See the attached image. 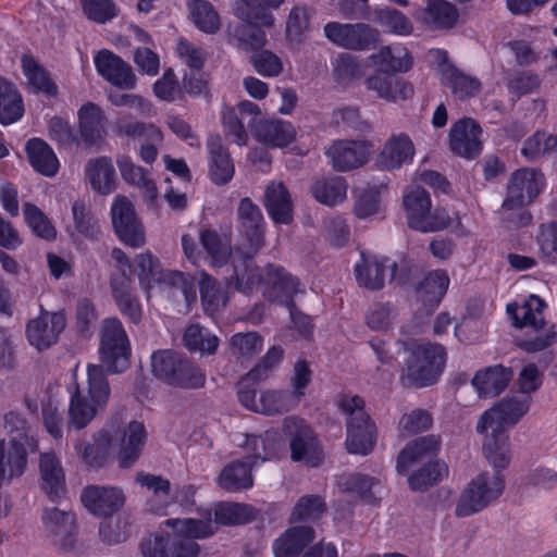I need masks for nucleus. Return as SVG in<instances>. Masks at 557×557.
Returning a JSON list of instances; mask_svg holds the SVG:
<instances>
[{
  "instance_id": "1",
  "label": "nucleus",
  "mask_w": 557,
  "mask_h": 557,
  "mask_svg": "<svg viewBox=\"0 0 557 557\" xmlns=\"http://www.w3.org/2000/svg\"><path fill=\"white\" fill-rule=\"evenodd\" d=\"M228 288L249 295L256 287L262 286L263 296L273 302L286 307L294 305V296L304 293L300 282L285 271L283 267L268 264L262 272L253 260L234 264V274L226 280Z\"/></svg>"
},
{
  "instance_id": "2",
  "label": "nucleus",
  "mask_w": 557,
  "mask_h": 557,
  "mask_svg": "<svg viewBox=\"0 0 557 557\" xmlns=\"http://www.w3.org/2000/svg\"><path fill=\"white\" fill-rule=\"evenodd\" d=\"M87 376V392L77 386L71 396L67 424L75 430L86 428L103 410L110 396V386L102 366H88Z\"/></svg>"
},
{
  "instance_id": "3",
  "label": "nucleus",
  "mask_w": 557,
  "mask_h": 557,
  "mask_svg": "<svg viewBox=\"0 0 557 557\" xmlns=\"http://www.w3.org/2000/svg\"><path fill=\"white\" fill-rule=\"evenodd\" d=\"M407 351L400 374L404 385L424 387L435 383L445 366V348L440 344L414 343Z\"/></svg>"
},
{
  "instance_id": "4",
  "label": "nucleus",
  "mask_w": 557,
  "mask_h": 557,
  "mask_svg": "<svg viewBox=\"0 0 557 557\" xmlns=\"http://www.w3.org/2000/svg\"><path fill=\"white\" fill-rule=\"evenodd\" d=\"M338 408L347 416L346 447L350 454L368 455L376 442L375 424L364 411V400L359 396H344Z\"/></svg>"
},
{
  "instance_id": "5",
  "label": "nucleus",
  "mask_w": 557,
  "mask_h": 557,
  "mask_svg": "<svg viewBox=\"0 0 557 557\" xmlns=\"http://www.w3.org/2000/svg\"><path fill=\"white\" fill-rule=\"evenodd\" d=\"M273 434L269 432L264 435L247 436L245 445L252 449L255 454L226 465L218 478L219 485L230 492L251 487L253 484L251 469L257 460L264 461L274 456V453L267 448V444L273 442Z\"/></svg>"
},
{
  "instance_id": "6",
  "label": "nucleus",
  "mask_w": 557,
  "mask_h": 557,
  "mask_svg": "<svg viewBox=\"0 0 557 557\" xmlns=\"http://www.w3.org/2000/svg\"><path fill=\"white\" fill-rule=\"evenodd\" d=\"M282 431L290 450V459L307 467H319L324 460V453L318 435L301 418L289 416L283 420Z\"/></svg>"
},
{
  "instance_id": "7",
  "label": "nucleus",
  "mask_w": 557,
  "mask_h": 557,
  "mask_svg": "<svg viewBox=\"0 0 557 557\" xmlns=\"http://www.w3.org/2000/svg\"><path fill=\"white\" fill-rule=\"evenodd\" d=\"M99 354L103 366L112 373H121L128 368L129 339L117 318H107L102 321Z\"/></svg>"
},
{
  "instance_id": "8",
  "label": "nucleus",
  "mask_w": 557,
  "mask_h": 557,
  "mask_svg": "<svg viewBox=\"0 0 557 557\" xmlns=\"http://www.w3.org/2000/svg\"><path fill=\"white\" fill-rule=\"evenodd\" d=\"M242 261L253 259L264 245L265 222L261 209L249 197L242 198L236 210Z\"/></svg>"
},
{
  "instance_id": "9",
  "label": "nucleus",
  "mask_w": 557,
  "mask_h": 557,
  "mask_svg": "<svg viewBox=\"0 0 557 557\" xmlns=\"http://www.w3.org/2000/svg\"><path fill=\"white\" fill-rule=\"evenodd\" d=\"M505 488L504 476L499 471L482 472L463 491L456 507V515L468 517L479 512L498 499Z\"/></svg>"
},
{
  "instance_id": "10",
  "label": "nucleus",
  "mask_w": 557,
  "mask_h": 557,
  "mask_svg": "<svg viewBox=\"0 0 557 557\" xmlns=\"http://www.w3.org/2000/svg\"><path fill=\"white\" fill-rule=\"evenodd\" d=\"M531 401L529 395H515L502 399L480 417L476 424L478 433H505L507 428L515 425L529 411Z\"/></svg>"
},
{
  "instance_id": "11",
  "label": "nucleus",
  "mask_w": 557,
  "mask_h": 557,
  "mask_svg": "<svg viewBox=\"0 0 557 557\" xmlns=\"http://www.w3.org/2000/svg\"><path fill=\"white\" fill-rule=\"evenodd\" d=\"M545 186V177L541 171L524 168L515 171L507 185L503 210L512 211L530 205Z\"/></svg>"
},
{
  "instance_id": "12",
  "label": "nucleus",
  "mask_w": 557,
  "mask_h": 557,
  "mask_svg": "<svg viewBox=\"0 0 557 557\" xmlns=\"http://www.w3.org/2000/svg\"><path fill=\"white\" fill-rule=\"evenodd\" d=\"M323 32L332 44L355 51L374 48L380 40L379 30L366 23L329 22L325 24Z\"/></svg>"
},
{
  "instance_id": "13",
  "label": "nucleus",
  "mask_w": 557,
  "mask_h": 557,
  "mask_svg": "<svg viewBox=\"0 0 557 557\" xmlns=\"http://www.w3.org/2000/svg\"><path fill=\"white\" fill-rule=\"evenodd\" d=\"M114 231L126 245L137 248L145 244V233L133 203L125 196H117L111 207Z\"/></svg>"
},
{
  "instance_id": "14",
  "label": "nucleus",
  "mask_w": 557,
  "mask_h": 557,
  "mask_svg": "<svg viewBox=\"0 0 557 557\" xmlns=\"http://www.w3.org/2000/svg\"><path fill=\"white\" fill-rule=\"evenodd\" d=\"M372 146L367 140H335L325 154L337 172H348L366 164L371 154Z\"/></svg>"
},
{
  "instance_id": "15",
  "label": "nucleus",
  "mask_w": 557,
  "mask_h": 557,
  "mask_svg": "<svg viewBox=\"0 0 557 557\" xmlns=\"http://www.w3.org/2000/svg\"><path fill=\"white\" fill-rule=\"evenodd\" d=\"M387 258H380L375 255L361 252L360 261L354 268L355 278L358 286L369 289L379 290L385 285L387 272L389 277L396 275L397 263H387Z\"/></svg>"
},
{
  "instance_id": "16",
  "label": "nucleus",
  "mask_w": 557,
  "mask_h": 557,
  "mask_svg": "<svg viewBox=\"0 0 557 557\" xmlns=\"http://www.w3.org/2000/svg\"><path fill=\"white\" fill-rule=\"evenodd\" d=\"M66 325L62 312H44L28 322L26 335L29 344L38 350L53 345Z\"/></svg>"
},
{
  "instance_id": "17",
  "label": "nucleus",
  "mask_w": 557,
  "mask_h": 557,
  "mask_svg": "<svg viewBox=\"0 0 557 557\" xmlns=\"http://www.w3.org/2000/svg\"><path fill=\"white\" fill-rule=\"evenodd\" d=\"M82 503L91 513L109 517L124 506L125 495L120 487L91 485L83 491Z\"/></svg>"
},
{
  "instance_id": "18",
  "label": "nucleus",
  "mask_w": 557,
  "mask_h": 557,
  "mask_svg": "<svg viewBox=\"0 0 557 557\" xmlns=\"http://www.w3.org/2000/svg\"><path fill=\"white\" fill-rule=\"evenodd\" d=\"M481 133L480 125L473 119L463 117L457 121L449 132L450 149L467 159L476 157L482 150Z\"/></svg>"
},
{
  "instance_id": "19",
  "label": "nucleus",
  "mask_w": 557,
  "mask_h": 557,
  "mask_svg": "<svg viewBox=\"0 0 557 557\" xmlns=\"http://www.w3.org/2000/svg\"><path fill=\"white\" fill-rule=\"evenodd\" d=\"M98 73L112 85L132 89L136 85V76L128 63L109 50H101L95 57Z\"/></svg>"
},
{
  "instance_id": "20",
  "label": "nucleus",
  "mask_w": 557,
  "mask_h": 557,
  "mask_svg": "<svg viewBox=\"0 0 557 557\" xmlns=\"http://www.w3.org/2000/svg\"><path fill=\"white\" fill-rule=\"evenodd\" d=\"M442 445L440 435L429 434L420 436L409 442L399 453L397 458L398 473L407 472L408 468L414 463L435 457Z\"/></svg>"
},
{
  "instance_id": "21",
  "label": "nucleus",
  "mask_w": 557,
  "mask_h": 557,
  "mask_svg": "<svg viewBox=\"0 0 557 557\" xmlns=\"http://www.w3.org/2000/svg\"><path fill=\"white\" fill-rule=\"evenodd\" d=\"M263 205L274 223H292L293 201L289 191L282 182H271L267 185Z\"/></svg>"
},
{
  "instance_id": "22",
  "label": "nucleus",
  "mask_w": 557,
  "mask_h": 557,
  "mask_svg": "<svg viewBox=\"0 0 557 557\" xmlns=\"http://www.w3.org/2000/svg\"><path fill=\"white\" fill-rule=\"evenodd\" d=\"M27 463V453L23 442L12 438L7 445L0 441V487L20 476Z\"/></svg>"
},
{
  "instance_id": "23",
  "label": "nucleus",
  "mask_w": 557,
  "mask_h": 557,
  "mask_svg": "<svg viewBox=\"0 0 557 557\" xmlns=\"http://www.w3.org/2000/svg\"><path fill=\"white\" fill-rule=\"evenodd\" d=\"M40 487L51 500L65 495V476L59 459L51 453L41 454L39 459Z\"/></svg>"
},
{
  "instance_id": "24",
  "label": "nucleus",
  "mask_w": 557,
  "mask_h": 557,
  "mask_svg": "<svg viewBox=\"0 0 557 557\" xmlns=\"http://www.w3.org/2000/svg\"><path fill=\"white\" fill-rule=\"evenodd\" d=\"M210 159L209 174L216 185L228 183L234 175V164L222 138L218 134L210 135L207 140Z\"/></svg>"
},
{
  "instance_id": "25",
  "label": "nucleus",
  "mask_w": 557,
  "mask_h": 557,
  "mask_svg": "<svg viewBox=\"0 0 557 557\" xmlns=\"http://www.w3.org/2000/svg\"><path fill=\"white\" fill-rule=\"evenodd\" d=\"M146 437V430L141 422L132 421L123 430L117 453L119 466L121 468L128 469L135 465L143 451Z\"/></svg>"
},
{
  "instance_id": "26",
  "label": "nucleus",
  "mask_w": 557,
  "mask_h": 557,
  "mask_svg": "<svg viewBox=\"0 0 557 557\" xmlns=\"http://www.w3.org/2000/svg\"><path fill=\"white\" fill-rule=\"evenodd\" d=\"M367 89L375 91L381 99L388 102L405 101L412 98V85L396 76L373 75L364 82Z\"/></svg>"
},
{
  "instance_id": "27",
  "label": "nucleus",
  "mask_w": 557,
  "mask_h": 557,
  "mask_svg": "<svg viewBox=\"0 0 557 557\" xmlns=\"http://www.w3.org/2000/svg\"><path fill=\"white\" fill-rule=\"evenodd\" d=\"M545 301L536 295H530L522 305L508 304L506 311L512 320L516 329H530L532 326H543L546 322L544 318Z\"/></svg>"
},
{
  "instance_id": "28",
  "label": "nucleus",
  "mask_w": 557,
  "mask_h": 557,
  "mask_svg": "<svg viewBox=\"0 0 557 557\" xmlns=\"http://www.w3.org/2000/svg\"><path fill=\"white\" fill-rule=\"evenodd\" d=\"M165 525L173 530L174 535L193 541L207 539L216 532V522L213 521L211 510H205L198 519H168Z\"/></svg>"
},
{
  "instance_id": "29",
  "label": "nucleus",
  "mask_w": 557,
  "mask_h": 557,
  "mask_svg": "<svg viewBox=\"0 0 557 557\" xmlns=\"http://www.w3.org/2000/svg\"><path fill=\"white\" fill-rule=\"evenodd\" d=\"M284 0H235L234 14L242 22L257 23L270 28L274 17L269 9L278 8Z\"/></svg>"
},
{
  "instance_id": "30",
  "label": "nucleus",
  "mask_w": 557,
  "mask_h": 557,
  "mask_svg": "<svg viewBox=\"0 0 557 557\" xmlns=\"http://www.w3.org/2000/svg\"><path fill=\"white\" fill-rule=\"evenodd\" d=\"M314 540L311 527H293L287 529L273 543L275 557H298V555Z\"/></svg>"
},
{
  "instance_id": "31",
  "label": "nucleus",
  "mask_w": 557,
  "mask_h": 557,
  "mask_svg": "<svg viewBox=\"0 0 557 557\" xmlns=\"http://www.w3.org/2000/svg\"><path fill=\"white\" fill-rule=\"evenodd\" d=\"M417 16L432 29H450L456 25L459 12L453 3L446 0H430Z\"/></svg>"
},
{
  "instance_id": "32",
  "label": "nucleus",
  "mask_w": 557,
  "mask_h": 557,
  "mask_svg": "<svg viewBox=\"0 0 557 557\" xmlns=\"http://www.w3.org/2000/svg\"><path fill=\"white\" fill-rule=\"evenodd\" d=\"M512 376V371L503 366H495L478 371L472 385L481 398L495 397L500 394Z\"/></svg>"
},
{
  "instance_id": "33",
  "label": "nucleus",
  "mask_w": 557,
  "mask_h": 557,
  "mask_svg": "<svg viewBox=\"0 0 557 557\" xmlns=\"http://www.w3.org/2000/svg\"><path fill=\"white\" fill-rule=\"evenodd\" d=\"M255 137L273 147H285L296 136L295 128L288 122L280 120H261L252 125Z\"/></svg>"
},
{
  "instance_id": "34",
  "label": "nucleus",
  "mask_w": 557,
  "mask_h": 557,
  "mask_svg": "<svg viewBox=\"0 0 557 557\" xmlns=\"http://www.w3.org/2000/svg\"><path fill=\"white\" fill-rule=\"evenodd\" d=\"M262 24L243 22L228 30V42L238 50L259 51L267 45V34Z\"/></svg>"
},
{
  "instance_id": "35",
  "label": "nucleus",
  "mask_w": 557,
  "mask_h": 557,
  "mask_svg": "<svg viewBox=\"0 0 557 557\" xmlns=\"http://www.w3.org/2000/svg\"><path fill=\"white\" fill-rule=\"evenodd\" d=\"M85 175L91 188L99 194L108 195L115 188V171L110 158L90 159L86 164Z\"/></svg>"
},
{
  "instance_id": "36",
  "label": "nucleus",
  "mask_w": 557,
  "mask_h": 557,
  "mask_svg": "<svg viewBox=\"0 0 557 557\" xmlns=\"http://www.w3.org/2000/svg\"><path fill=\"white\" fill-rule=\"evenodd\" d=\"M111 444L110 433L102 429L94 435L92 443L79 442L75 445V450L86 465L99 469L104 467L109 459Z\"/></svg>"
},
{
  "instance_id": "37",
  "label": "nucleus",
  "mask_w": 557,
  "mask_h": 557,
  "mask_svg": "<svg viewBox=\"0 0 557 557\" xmlns=\"http://www.w3.org/2000/svg\"><path fill=\"white\" fill-rule=\"evenodd\" d=\"M442 76L443 84L459 100L475 97L481 90V82L476 77L466 74L453 64L443 67Z\"/></svg>"
},
{
  "instance_id": "38",
  "label": "nucleus",
  "mask_w": 557,
  "mask_h": 557,
  "mask_svg": "<svg viewBox=\"0 0 557 557\" xmlns=\"http://www.w3.org/2000/svg\"><path fill=\"white\" fill-rule=\"evenodd\" d=\"M515 345L528 354L543 351L557 343V331L554 324L545 322L543 326H532L522 335L516 336Z\"/></svg>"
},
{
  "instance_id": "39",
  "label": "nucleus",
  "mask_w": 557,
  "mask_h": 557,
  "mask_svg": "<svg viewBox=\"0 0 557 557\" xmlns=\"http://www.w3.org/2000/svg\"><path fill=\"white\" fill-rule=\"evenodd\" d=\"M448 285L449 278L445 271L430 272L417 286V296L426 310L431 311L441 302Z\"/></svg>"
},
{
  "instance_id": "40",
  "label": "nucleus",
  "mask_w": 557,
  "mask_h": 557,
  "mask_svg": "<svg viewBox=\"0 0 557 557\" xmlns=\"http://www.w3.org/2000/svg\"><path fill=\"white\" fill-rule=\"evenodd\" d=\"M413 153V144L407 135L392 136L380 154V163L386 169H396L410 161Z\"/></svg>"
},
{
  "instance_id": "41",
  "label": "nucleus",
  "mask_w": 557,
  "mask_h": 557,
  "mask_svg": "<svg viewBox=\"0 0 557 557\" xmlns=\"http://www.w3.org/2000/svg\"><path fill=\"white\" fill-rule=\"evenodd\" d=\"M347 187L342 176L320 177L312 184L311 193L318 202L333 207L346 199Z\"/></svg>"
},
{
  "instance_id": "42",
  "label": "nucleus",
  "mask_w": 557,
  "mask_h": 557,
  "mask_svg": "<svg viewBox=\"0 0 557 557\" xmlns=\"http://www.w3.org/2000/svg\"><path fill=\"white\" fill-rule=\"evenodd\" d=\"M114 132L119 136H126L141 143H163V134L152 123L139 122L127 116H121L115 123Z\"/></svg>"
},
{
  "instance_id": "43",
  "label": "nucleus",
  "mask_w": 557,
  "mask_h": 557,
  "mask_svg": "<svg viewBox=\"0 0 557 557\" xmlns=\"http://www.w3.org/2000/svg\"><path fill=\"white\" fill-rule=\"evenodd\" d=\"M26 152L32 166L46 176H53L59 170V161L52 149L40 138H32L26 144Z\"/></svg>"
},
{
  "instance_id": "44",
  "label": "nucleus",
  "mask_w": 557,
  "mask_h": 557,
  "mask_svg": "<svg viewBox=\"0 0 557 557\" xmlns=\"http://www.w3.org/2000/svg\"><path fill=\"white\" fill-rule=\"evenodd\" d=\"M403 203L406 210L408 225L419 231L431 209L429 193L421 187H414L404 196Z\"/></svg>"
},
{
  "instance_id": "45",
  "label": "nucleus",
  "mask_w": 557,
  "mask_h": 557,
  "mask_svg": "<svg viewBox=\"0 0 557 557\" xmlns=\"http://www.w3.org/2000/svg\"><path fill=\"white\" fill-rule=\"evenodd\" d=\"M44 524L54 537L55 543L67 545L72 542L71 534L74 528V516L57 507L46 509L42 516Z\"/></svg>"
},
{
  "instance_id": "46",
  "label": "nucleus",
  "mask_w": 557,
  "mask_h": 557,
  "mask_svg": "<svg viewBox=\"0 0 557 557\" xmlns=\"http://www.w3.org/2000/svg\"><path fill=\"white\" fill-rule=\"evenodd\" d=\"M22 97L15 86L0 77V123L12 124L23 115Z\"/></svg>"
},
{
  "instance_id": "47",
  "label": "nucleus",
  "mask_w": 557,
  "mask_h": 557,
  "mask_svg": "<svg viewBox=\"0 0 557 557\" xmlns=\"http://www.w3.org/2000/svg\"><path fill=\"white\" fill-rule=\"evenodd\" d=\"M79 131L83 140L87 144L97 143L103 134V113L99 107L89 102L78 111Z\"/></svg>"
},
{
  "instance_id": "48",
  "label": "nucleus",
  "mask_w": 557,
  "mask_h": 557,
  "mask_svg": "<svg viewBox=\"0 0 557 557\" xmlns=\"http://www.w3.org/2000/svg\"><path fill=\"white\" fill-rule=\"evenodd\" d=\"M373 64L383 73L406 72L411 66V58L401 47H384L372 54Z\"/></svg>"
},
{
  "instance_id": "49",
  "label": "nucleus",
  "mask_w": 557,
  "mask_h": 557,
  "mask_svg": "<svg viewBox=\"0 0 557 557\" xmlns=\"http://www.w3.org/2000/svg\"><path fill=\"white\" fill-rule=\"evenodd\" d=\"M21 62L28 84L36 92H45L50 97L58 94V87L51 81L48 72L32 55L23 54Z\"/></svg>"
},
{
  "instance_id": "50",
  "label": "nucleus",
  "mask_w": 557,
  "mask_h": 557,
  "mask_svg": "<svg viewBox=\"0 0 557 557\" xmlns=\"http://www.w3.org/2000/svg\"><path fill=\"white\" fill-rule=\"evenodd\" d=\"M259 413L265 416L281 414L293 410L299 401L290 391L265 389L260 394Z\"/></svg>"
},
{
  "instance_id": "51",
  "label": "nucleus",
  "mask_w": 557,
  "mask_h": 557,
  "mask_svg": "<svg viewBox=\"0 0 557 557\" xmlns=\"http://www.w3.org/2000/svg\"><path fill=\"white\" fill-rule=\"evenodd\" d=\"M205 383V372L188 359L181 356L169 385L184 389H197L202 387Z\"/></svg>"
},
{
  "instance_id": "52",
  "label": "nucleus",
  "mask_w": 557,
  "mask_h": 557,
  "mask_svg": "<svg viewBox=\"0 0 557 557\" xmlns=\"http://www.w3.org/2000/svg\"><path fill=\"white\" fill-rule=\"evenodd\" d=\"M185 347L201 355H213L219 346V338L199 324L189 325L183 336Z\"/></svg>"
},
{
  "instance_id": "53",
  "label": "nucleus",
  "mask_w": 557,
  "mask_h": 557,
  "mask_svg": "<svg viewBox=\"0 0 557 557\" xmlns=\"http://www.w3.org/2000/svg\"><path fill=\"white\" fill-rule=\"evenodd\" d=\"M199 290L205 311L209 314L215 313L220 307H224L227 302V297L221 290L216 280L206 272H200Z\"/></svg>"
},
{
  "instance_id": "54",
  "label": "nucleus",
  "mask_w": 557,
  "mask_h": 557,
  "mask_svg": "<svg viewBox=\"0 0 557 557\" xmlns=\"http://www.w3.org/2000/svg\"><path fill=\"white\" fill-rule=\"evenodd\" d=\"M447 473L448 467L445 462L440 460L428 462L409 476V486L412 491H425L441 481Z\"/></svg>"
},
{
  "instance_id": "55",
  "label": "nucleus",
  "mask_w": 557,
  "mask_h": 557,
  "mask_svg": "<svg viewBox=\"0 0 557 557\" xmlns=\"http://www.w3.org/2000/svg\"><path fill=\"white\" fill-rule=\"evenodd\" d=\"M191 18L201 32L214 34L220 29V17L212 4L206 0H194L189 4Z\"/></svg>"
},
{
  "instance_id": "56",
  "label": "nucleus",
  "mask_w": 557,
  "mask_h": 557,
  "mask_svg": "<svg viewBox=\"0 0 557 557\" xmlns=\"http://www.w3.org/2000/svg\"><path fill=\"white\" fill-rule=\"evenodd\" d=\"M263 339L258 332L236 333L230 339V350L238 359H250L262 350Z\"/></svg>"
},
{
  "instance_id": "57",
  "label": "nucleus",
  "mask_w": 557,
  "mask_h": 557,
  "mask_svg": "<svg viewBox=\"0 0 557 557\" xmlns=\"http://www.w3.org/2000/svg\"><path fill=\"white\" fill-rule=\"evenodd\" d=\"M25 222L33 233L46 240H53L57 237V231L48 216L35 205L25 202L23 205Z\"/></svg>"
},
{
  "instance_id": "58",
  "label": "nucleus",
  "mask_w": 557,
  "mask_h": 557,
  "mask_svg": "<svg viewBox=\"0 0 557 557\" xmlns=\"http://www.w3.org/2000/svg\"><path fill=\"white\" fill-rule=\"evenodd\" d=\"M482 434L485 435L483 449L487 460L495 469H505L510 460L507 449V436L505 433L493 435L491 431Z\"/></svg>"
},
{
  "instance_id": "59",
  "label": "nucleus",
  "mask_w": 557,
  "mask_h": 557,
  "mask_svg": "<svg viewBox=\"0 0 557 557\" xmlns=\"http://www.w3.org/2000/svg\"><path fill=\"white\" fill-rule=\"evenodd\" d=\"M200 243L211 258L213 265L222 267L227 263L232 255V248L228 243H224L215 231L206 230L201 232Z\"/></svg>"
},
{
  "instance_id": "60",
  "label": "nucleus",
  "mask_w": 557,
  "mask_h": 557,
  "mask_svg": "<svg viewBox=\"0 0 557 557\" xmlns=\"http://www.w3.org/2000/svg\"><path fill=\"white\" fill-rule=\"evenodd\" d=\"M134 263L139 282L147 293L153 281L160 282L162 278H165L162 275L159 260L149 251L137 255L134 259Z\"/></svg>"
},
{
  "instance_id": "61",
  "label": "nucleus",
  "mask_w": 557,
  "mask_h": 557,
  "mask_svg": "<svg viewBox=\"0 0 557 557\" xmlns=\"http://www.w3.org/2000/svg\"><path fill=\"white\" fill-rule=\"evenodd\" d=\"M326 511V505L319 495H305L294 506L290 521H314Z\"/></svg>"
},
{
  "instance_id": "62",
  "label": "nucleus",
  "mask_w": 557,
  "mask_h": 557,
  "mask_svg": "<svg viewBox=\"0 0 557 557\" xmlns=\"http://www.w3.org/2000/svg\"><path fill=\"white\" fill-rule=\"evenodd\" d=\"M310 11L306 7H295L286 21V38L293 44H300L309 29Z\"/></svg>"
},
{
  "instance_id": "63",
  "label": "nucleus",
  "mask_w": 557,
  "mask_h": 557,
  "mask_svg": "<svg viewBox=\"0 0 557 557\" xmlns=\"http://www.w3.org/2000/svg\"><path fill=\"white\" fill-rule=\"evenodd\" d=\"M75 230L83 236L96 239L100 233L98 222L84 201H75L72 206Z\"/></svg>"
},
{
  "instance_id": "64",
  "label": "nucleus",
  "mask_w": 557,
  "mask_h": 557,
  "mask_svg": "<svg viewBox=\"0 0 557 557\" xmlns=\"http://www.w3.org/2000/svg\"><path fill=\"white\" fill-rule=\"evenodd\" d=\"M181 355L171 350L162 349L154 351L151 356V370L153 375L169 385Z\"/></svg>"
}]
</instances>
